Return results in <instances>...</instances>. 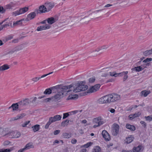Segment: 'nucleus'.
I'll return each mask as SVG.
<instances>
[{
	"label": "nucleus",
	"instance_id": "obj_1",
	"mask_svg": "<svg viewBox=\"0 0 152 152\" xmlns=\"http://www.w3.org/2000/svg\"><path fill=\"white\" fill-rule=\"evenodd\" d=\"M27 45V43H25L13 48L11 50L4 54L3 55V58L8 59L11 58L12 57V55L14 53L19 54L20 53L21 50H25L26 48Z\"/></svg>",
	"mask_w": 152,
	"mask_h": 152
},
{
	"label": "nucleus",
	"instance_id": "obj_2",
	"mask_svg": "<svg viewBox=\"0 0 152 152\" xmlns=\"http://www.w3.org/2000/svg\"><path fill=\"white\" fill-rule=\"evenodd\" d=\"M84 82L80 81L78 83H73L69 86H71V87H67L68 90H71V88L73 87V92L76 93L81 91H84L87 89L88 86L85 84Z\"/></svg>",
	"mask_w": 152,
	"mask_h": 152
},
{
	"label": "nucleus",
	"instance_id": "obj_3",
	"mask_svg": "<svg viewBox=\"0 0 152 152\" xmlns=\"http://www.w3.org/2000/svg\"><path fill=\"white\" fill-rule=\"evenodd\" d=\"M111 68H106L102 69L101 71V76L103 77H108L110 76L117 77V74L115 72L113 71Z\"/></svg>",
	"mask_w": 152,
	"mask_h": 152
},
{
	"label": "nucleus",
	"instance_id": "obj_4",
	"mask_svg": "<svg viewBox=\"0 0 152 152\" xmlns=\"http://www.w3.org/2000/svg\"><path fill=\"white\" fill-rule=\"evenodd\" d=\"M71 86H64L63 84L56 85L50 87L52 93H58L59 91L62 90V91H67L68 90L67 87H71Z\"/></svg>",
	"mask_w": 152,
	"mask_h": 152
},
{
	"label": "nucleus",
	"instance_id": "obj_5",
	"mask_svg": "<svg viewBox=\"0 0 152 152\" xmlns=\"http://www.w3.org/2000/svg\"><path fill=\"white\" fill-rule=\"evenodd\" d=\"M108 103L116 102L120 99L121 96L116 93H112L107 95Z\"/></svg>",
	"mask_w": 152,
	"mask_h": 152
},
{
	"label": "nucleus",
	"instance_id": "obj_6",
	"mask_svg": "<svg viewBox=\"0 0 152 152\" xmlns=\"http://www.w3.org/2000/svg\"><path fill=\"white\" fill-rule=\"evenodd\" d=\"M71 90H67V91H62V90L59 91L54 96H52L53 98V101L54 102H56L60 100L62 97H63L64 93L66 91L67 92H69L71 91Z\"/></svg>",
	"mask_w": 152,
	"mask_h": 152
},
{
	"label": "nucleus",
	"instance_id": "obj_7",
	"mask_svg": "<svg viewBox=\"0 0 152 152\" xmlns=\"http://www.w3.org/2000/svg\"><path fill=\"white\" fill-rule=\"evenodd\" d=\"M102 118L101 116L94 118L93 120V122L94 123L97 124V125H94L93 126V128H95L96 127L102 125L104 123V122L102 121Z\"/></svg>",
	"mask_w": 152,
	"mask_h": 152
},
{
	"label": "nucleus",
	"instance_id": "obj_8",
	"mask_svg": "<svg viewBox=\"0 0 152 152\" xmlns=\"http://www.w3.org/2000/svg\"><path fill=\"white\" fill-rule=\"evenodd\" d=\"M10 138H17L20 136V133L17 131L10 132L6 134Z\"/></svg>",
	"mask_w": 152,
	"mask_h": 152
},
{
	"label": "nucleus",
	"instance_id": "obj_9",
	"mask_svg": "<svg viewBox=\"0 0 152 152\" xmlns=\"http://www.w3.org/2000/svg\"><path fill=\"white\" fill-rule=\"evenodd\" d=\"M100 85L99 84L95 85L94 86H91L88 90L87 93H92L97 91L99 89Z\"/></svg>",
	"mask_w": 152,
	"mask_h": 152
},
{
	"label": "nucleus",
	"instance_id": "obj_10",
	"mask_svg": "<svg viewBox=\"0 0 152 152\" xmlns=\"http://www.w3.org/2000/svg\"><path fill=\"white\" fill-rule=\"evenodd\" d=\"M94 16V14H91L87 16H86L82 18L80 21L81 23H87L91 19L93 18Z\"/></svg>",
	"mask_w": 152,
	"mask_h": 152
},
{
	"label": "nucleus",
	"instance_id": "obj_11",
	"mask_svg": "<svg viewBox=\"0 0 152 152\" xmlns=\"http://www.w3.org/2000/svg\"><path fill=\"white\" fill-rule=\"evenodd\" d=\"M19 104L20 108H22L25 106L30 104L29 99H26L19 101Z\"/></svg>",
	"mask_w": 152,
	"mask_h": 152
},
{
	"label": "nucleus",
	"instance_id": "obj_12",
	"mask_svg": "<svg viewBox=\"0 0 152 152\" xmlns=\"http://www.w3.org/2000/svg\"><path fill=\"white\" fill-rule=\"evenodd\" d=\"M45 9L46 10L47 12H49L54 7V4L52 2H47L45 4Z\"/></svg>",
	"mask_w": 152,
	"mask_h": 152
},
{
	"label": "nucleus",
	"instance_id": "obj_13",
	"mask_svg": "<svg viewBox=\"0 0 152 152\" xmlns=\"http://www.w3.org/2000/svg\"><path fill=\"white\" fill-rule=\"evenodd\" d=\"M107 95H106L99 98L98 101V102L100 104L108 103V102Z\"/></svg>",
	"mask_w": 152,
	"mask_h": 152
},
{
	"label": "nucleus",
	"instance_id": "obj_14",
	"mask_svg": "<svg viewBox=\"0 0 152 152\" xmlns=\"http://www.w3.org/2000/svg\"><path fill=\"white\" fill-rule=\"evenodd\" d=\"M145 68H146V66H144V65H142L141 66L132 68L131 70L132 72L134 71H135L136 72H139L144 69Z\"/></svg>",
	"mask_w": 152,
	"mask_h": 152
},
{
	"label": "nucleus",
	"instance_id": "obj_15",
	"mask_svg": "<svg viewBox=\"0 0 152 152\" xmlns=\"http://www.w3.org/2000/svg\"><path fill=\"white\" fill-rule=\"evenodd\" d=\"M102 134L103 137L105 140L109 141L110 139V136L106 131H103Z\"/></svg>",
	"mask_w": 152,
	"mask_h": 152
},
{
	"label": "nucleus",
	"instance_id": "obj_16",
	"mask_svg": "<svg viewBox=\"0 0 152 152\" xmlns=\"http://www.w3.org/2000/svg\"><path fill=\"white\" fill-rule=\"evenodd\" d=\"M31 12L27 15V18H26V20L28 21L34 18L35 17L36 15L35 12Z\"/></svg>",
	"mask_w": 152,
	"mask_h": 152
},
{
	"label": "nucleus",
	"instance_id": "obj_17",
	"mask_svg": "<svg viewBox=\"0 0 152 152\" xmlns=\"http://www.w3.org/2000/svg\"><path fill=\"white\" fill-rule=\"evenodd\" d=\"M45 5H42L40 6L39 7V10H37L36 11L37 13V14L39 13H40L39 12H40L41 13L46 12V10L45 9Z\"/></svg>",
	"mask_w": 152,
	"mask_h": 152
},
{
	"label": "nucleus",
	"instance_id": "obj_18",
	"mask_svg": "<svg viewBox=\"0 0 152 152\" xmlns=\"http://www.w3.org/2000/svg\"><path fill=\"white\" fill-rule=\"evenodd\" d=\"M128 73V72L127 71L123 72L121 73H117V74H118L117 75V77L119 75H120L121 76L124 75L123 78V81H125L128 78V76L127 75Z\"/></svg>",
	"mask_w": 152,
	"mask_h": 152
},
{
	"label": "nucleus",
	"instance_id": "obj_19",
	"mask_svg": "<svg viewBox=\"0 0 152 152\" xmlns=\"http://www.w3.org/2000/svg\"><path fill=\"white\" fill-rule=\"evenodd\" d=\"M50 26L49 25L46 26H41L38 27L37 30L38 31H40L43 30H46L50 28Z\"/></svg>",
	"mask_w": 152,
	"mask_h": 152
},
{
	"label": "nucleus",
	"instance_id": "obj_20",
	"mask_svg": "<svg viewBox=\"0 0 152 152\" xmlns=\"http://www.w3.org/2000/svg\"><path fill=\"white\" fill-rule=\"evenodd\" d=\"M52 120V121L54 122L60 120L61 118L60 115H57L54 116L53 117H50V118Z\"/></svg>",
	"mask_w": 152,
	"mask_h": 152
},
{
	"label": "nucleus",
	"instance_id": "obj_21",
	"mask_svg": "<svg viewBox=\"0 0 152 152\" xmlns=\"http://www.w3.org/2000/svg\"><path fill=\"white\" fill-rule=\"evenodd\" d=\"M119 127L118 124H115L113 129L114 135H116L119 132Z\"/></svg>",
	"mask_w": 152,
	"mask_h": 152
},
{
	"label": "nucleus",
	"instance_id": "obj_22",
	"mask_svg": "<svg viewBox=\"0 0 152 152\" xmlns=\"http://www.w3.org/2000/svg\"><path fill=\"white\" fill-rule=\"evenodd\" d=\"M109 47L108 45H104L101 47L98 48L99 53H101L103 51L106 50L107 48H109Z\"/></svg>",
	"mask_w": 152,
	"mask_h": 152
},
{
	"label": "nucleus",
	"instance_id": "obj_23",
	"mask_svg": "<svg viewBox=\"0 0 152 152\" xmlns=\"http://www.w3.org/2000/svg\"><path fill=\"white\" fill-rule=\"evenodd\" d=\"M143 149L141 146H138L136 147H134L133 148V151L134 152H139L142 151Z\"/></svg>",
	"mask_w": 152,
	"mask_h": 152
},
{
	"label": "nucleus",
	"instance_id": "obj_24",
	"mask_svg": "<svg viewBox=\"0 0 152 152\" xmlns=\"http://www.w3.org/2000/svg\"><path fill=\"white\" fill-rule=\"evenodd\" d=\"M12 109L13 111L16 110L19 108H20V105L19 102L18 103H14L12 104Z\"/></svg>",
	"mask_w": 152,
	"mask_h": 152
},
{
	"label": "nucleus",
	"instance_id": "obj_25",
	"mask_svg": "<svg viewBox=\"0 0 152 152\" xmlns=\"http://www.w3.org/2000/svg\"><path fill=\"white\" fill-rule=\"evenodd\" d=\"M91 55L94 56H96L98 54H100L99 53L98 48L95 50L91 51Z\"/></svg>",
	"mask_w": 152,
	"mask_h": 152
},
{
	"label": "nucleus",
	"instance_id": "obj_26",
	"mask_svg": "<svg viewBox=\"0 0 152 152\" xmlns=\"http://www.w3.org/2000/svg\"><path fill=\"white\" fill-rule=\"evenodd\" d=\"M126 126L127 129H129L131 131H134L136 129L134 126L132 125L128 124H126Z\"/></svg>",
	"mask_w": 152,
	"mask_h": 152
},
{
	"label": "nucleus",
	"instance_id": "obj_27",
	"mask_svg": "<svg viewBox=\"0 0 152 152\" xmlns=\"http://www.w3.org/2000/svg\"><path fill=\"white\" fill-rule=\"evenodd\" d=\"M55 20L53 17L48 18L47 19V21L48 23L52 24L56 21Z\"/></svg>",
	"mask_w": 152,
	"mask_h": 152
},
{
	"label": "nucleus",
	"instance_id": "obj_28",
	"mask_svg": "<svg viewBox=\"0 0 152 152\" xmlns=\"http://www.w3.org/2000/svg\"><path fill=\"white\" fill-rule=\"evenodd\" d=\"M10 67L7 64H5L0 66L1 71H4L9 69Z\"/></svg>",
	"mask_w": 152,
	"mask_h": 152
},
{
	"label": "nucleus",
	"instance_id": "obj_29",
	"mask_svg": "<svg viewBox=\"0 0 152 152\" xmlns=\"http://www.w3.org/2000/svg\"><path fill=\"white\" fill-rule=\"evenodd\" d=\"M32 130L34 132L38 131L40 129V125L39 124H36L32 127Z\"/></svg>",
	"mask_w": 152,
	"mask_h": 152
},
{
	"label": "nucleus",
	"instance_id": "obj_30",
	"mask_svg": "<svg viewBox=\"0 0 152 152\" xmlns=\"http://www.w3.org/2000/svg\"><path fill=\"white\" fill-rule=\"evenodd\" d=\"M28 7H25L23 8H21L19 10V12H20V14H22L28 11Z\"/></svg>",
	"mask_w": 152,
	"mask_h": 152
},
{
	"label": "nucleus",
	"instance_id": "obj_31",
	"mask_svg": "<svg viewBox=\"0 0 152 152\" xmlns=\"http://www.w3.org/2000/svg\"><path fill=\"white\" fill-rule=\"evenodd\" d=\"M8 20H7V23L8 24V26H10L11 27H13V26L12 25V23L13 22V19L12 18H7Z\"/></svg>",
	"mask_w": 152,
	"mask_h": 152
},
{
	"label": "nucleus",
	"instance_id": "obj_32",
	"mask_svg": "<svg viewBox=\"0 0 152 152\" xmlns=\"http://www.w3.org/2000/svg\"><path fill=\"white\" fill-rule=\"evenodd\" d=\"M33 148L34 146L33 145L32 143H28L25 145L24 148L25 150H26Z\"/></svg>",
	"mask_w": 152,
	"mask_h": 152
},
{
	"label": "nucleus",
	"instance_id": "obj_33",
	"mask_svg": "<svg viewBox=\"0 0 152 152\" xmlns=\"http://www.w3.org/2000/svg\"><path fill=\"white\" fill-rule=\"evenodd\" d=\"M37 99V98L36 97H33L29 98V100L30 104L31 103L33 104H36Z\"/></svg>",
	"mask_w": 152,
	"mask_h": 152
},
{
	"label": "nucleus",
	"instance_id": "obj_34",
	"mask_svg": "<svg viewBox=\"0 0 152 152\" xmlns=\"http://www.w3.org/2000/svg\"><path fill=\"white\" fill-rule=\"evenodd\" d=\"M78 95L77 94H72L69 95L67 98V99H73L78 98Z\"/></svg>",
	"mask_w": 152,
	"mask_h": 152
},
{
	"label": "nucleus",
	"instance_id": "obj_35",
	"mask_svg": "<svg viewBox=\"0 0 152 152\" xmlns=\"http://www.w3.org/2000/svg\"><path fill=\"white\" fill-rule=\"evenodd\" d=\"M152 60V59L151 58H148L142 61V63H145L143 64V65H144V66H146L148 64V62L151 61Z\"/></svg>",
	"mask_w": 152,
	"mask_h": 152
},
{
	"label": "nucleus",
	"instance_id": "obj_36",
	"mask_svg": "<svg viewBox=\"0 0 152 152\" xmlns=\"http://www.w3.org/2000/svg\"><path fill=\"white\" fill-rule=\"evenodd\" d=\"M150 92L149 91H146V90L142 91L141 92V95L146 97L150 93Z\"/></svg>",
	"mask_w": 152,
	"mask_h": 152
},
{
	"label": "nucleus",
	"instance_id": "obj_37",
	"mask_svg": "<svg viewBox=\"0 0 152 152\" xmlns=\"http://www.w3.org/2000/svg\"><path fill=\"white\" fill-rule=\"evenodd\" d=\"M134 139L133 137L132 136H131L130 137H129L126 139V143L127 144H129L132 142Z\"/></svg>",
	"mask_w": 152,
	"mask_h": 152
},
{
	"label": "nucleus",
	"instance_id": "obj_38",
	"mask_svg": "<svg viewBox=\"0 0 152 152\" xmlns=\"http://www.w3.org/2000/svg\"><path fill=\"white\" fill-rule=\"evenodd\" d=\"M15 4L11 3L10 4L6 5L5 8L6 9H12V7H15Z\"/></svg>",
	"mask_w": 152,
	"mask_h": 152
},
{
	"label": "nucleus",
	"instance_id": "obj_39",
	"mask_svg": "<svg viewBox=\"0 0 152 152\" xmlns=\"http://www.w3.org/2000/svg\"><path fill=\"white\" fill-rule=\"evenodd\" d=\"M92 152H101V149L99 146H97L93 149Z\"/></svg>",
	"mask_w": 152,
	"mask_h": 152
},
{
	"label": "nucleus",
	"instance_id": "obj_40",
	"mask_svg": "<svg viewBox=\"0 0 152 152\" xmlns=\"http://www.w3.org/2000/svg\"><path fill=\"white\" fill-rule=\"evenodd\" d=\"M24 19H21L15 22H13V26H16L18 25H19L21 24L22 23V21L24 20Z\"/></svg>",
	"mask_w": 152,
	"mask_h": 152
},
{
	"label": "nucleus",
	"instance_id": "obj_41",
	"mask_svg": "<svg viewBox=\"0 0 152 152\" xmlns=\"http://www.w3.org/2000/svg\"><path fill=\"white\" fill-rule=\"evenodd\" d=\"M50 88L46 89L44 92L45 94H51L52 92Z\"/></svg>",
	"mask_w": 152,
	"mask_h": 152
},
{
	"label": "nucleus",
	"instance_id": "obj_42",
	"mask_svg": "<svg viewBox=\"0 0 152 152\" xmlns=\"http://www.w3.org/2000/svg\"><path fill=\"white\" fill-rule=\"evenodd\" d=\"M63 136L64 138H69L71 136L70 133H63Z\"/></svg>",
	"mask_w": 152,
	"mask_h": 152
},
{
	"label": "nucleus",
	"instance_id": "obj_43",
	"mask_svg": "<svg viewBox=\"0 0 152 152\" xmlns=\"http://www.w3.org/2000/svg\"><path fill=\"white\" fill-rule=\"evenodd\" d=\"M152 53V49L146 50L143 53L144 55L145 56H147L151 54Z\"/></svg>",
	"mask_w": 152,
	"mask_h": 152
},
{
	"label": "nucleus",
	"instance_id": "obj_44",
	"mask_svg": "<svg viewBox=\"0 0 152 152\" xmlns=\"http://www.w3.org/2000/svg\"><path fill=\"white\" fill-rule=\"evenodd\" d=\"M52 123H53V122L52 121V120L50 118H49L48 122L45 126V128L46 129H48V128L49 126Z\"/></svg>",
	"mask_w": 152,
	"mask_h": 152
},
{
	"label": "nucleus",
	"instance_id": "obj_45",
	"mask_svg": "<svg viewBox=\"0 0 152 152\" xmlns=\"http://www.w3.org/2000/svg\"><path fill=\"white\" fill-rule=\"evenodd\" d=\"M69 122V120H66L61 123V125L63 126H65L66 125H68Z\"/></svg>",
	"mask_w": 152,
	"mask_h": 152
},
{
	"label": "nucleus",
	"instance_id": "obj_46",
	"mask_svg": "<svg viewBox=\"0 0 152 152\" xmlns=\"http://www.w3.org/2000/svg\"><path fill=\"white\" fill-rule=\"evenodd\" d=\"M95 80V77H92L90 78L88 80L89 83H94Z\"/></svg>",
	"mask_w": 152,
	"mask_h": 152
},
{
	"label": "nucleus",
	"instance_id": "obj_47",
	"mask_svg": "<svg viewBox=\"0 0 152 152\" xmlns=\"http://www.w3.org/2000/svg\"><path fill=\"white\" fill-rule=\"evenodd\" d=\"M26 115V114L25 113H23L19 114L17 116H18V119H20L22 118Z\"/></svg>",
	"mask_w": 152,
	"mask_h": 152
},
{
	"label": "nucleus",
	"instance_id": "obj_48",
	"mask_svg": "<svg viewBox=\"0 0 152 152\" xmlns=\"http://www.w3.org/2000/svg\"><path fill=\"white\" fill-rule=\"evenodd\" d=\"M53 100V98L52 97L51 98H49L45 99L44 101L45 102H50L51 101L54 102Z\"/></svg>",
	"mask_w": 152,
	"mask_h": 152
},
{
	"label": "nucleus",
	"instance_id": "obj_49",
	"mask_svg": "<svg viewBox=\"0 0 152 152\" xmlns=\"http://www.w3.org/2000/svg\"><path fill=\"white\" fill-rule=\"evenodd\" d=\"M92 144V143L91 142H89L87 144L83 145L82 147L87 148L89 146H91Z\"/></svg>",
	"mask_w": 152,
	"mask_h": 152
},
{
	"label": "nucleus",
	"instance_id": "obj_50",
	"mask_svg": "<svg viewBox=\"0 0 152 152\" xmlns=\"http://www.w3.org/2000/svg\"><path fill=\"white\" fill-rule=\"evenodd\" d=\"M10 151L11 150L9 149H2L0 150V152H10Z\"/></svg>",
	"mask_w": 152,
	"mask_h": 152
},
{
	"label": "nucleus",
	"instance_id": "obj_51",
	"mask_svg": "<svg viewBox=\"0 0 152 152\" xmlns=\"http://www.w3.org/2000/svg\"><path fill=\"white\" fill-rule=\"evenodd\" d=\"M40 79L39 77H35L32 78V80L34 82H37Z\"/></svg>",
	"mask_w": 152,
	"mask_h": 152
},
{
	"label": "nucleus",
	"instance_id": "obj_52",
	"mask_svg": "<svg viewBox=\"0 0 152 152\" xmlns=\"http://www.w3.org/2000/svg\"><path fill=\"white\" fill-rule=\"evenodd\" d=\"M141 114V113L140 112H138L137 113H135V114H133L134 116V118L138 117L140 116V115Z\"/></svg>",
	"mask_w": 152,
	"mask_h": 152
},
{
	"label": "nucleus",
	"instance_id": "obj_53",
	"mask_svg": "<svg viewBox=\"0 0 152 152\" xmlns=\"http://www.w3.org/2000/svg\"><path fill=\"white\" fill-rule=\"evenodd\" d=\"M69 116V114L68 113H66L63 114V119H65L68 116Z\"/></svg>",
	"mask_w": 152,
	"mask_h": 152
},
{
	"label": "nucleus",
	"instance_id": "obj_54",
	"mask_svg": "<svg viewBox=\"0 0 152 152\" xmlns=\"http://www.w3.org/2000/svg\"><path fill=\"white\" fill-rule=\"evenodd\" d=\"M145 118L147 121H150L152 120V116H148L147 117H146Z\"/></svg>",
	"mask_w": 152,
	"mask_h": 152
},
{
	"label": "nucleus",
	"instance_id": "obj_55",
	"mask_svg": "<svg viewBox=\"0 0 152 152\" xmlns=\"http://www.w3.org/2000/svg\"><path fill=\"white\" fill-rule=\"evenodd\" d=\"M12 14L13 15H14L15 16L18 15H20V12H19V10L18 11V10L13 12L12 13Z\"/></svg>",
	"mask_w": 152,
	"mask_h": 152
},
{
	"label": "nucleus",
	"instance_id": "obj_56",
	"mask_svg": "<svg viewBox=\"0 0 152 152\" xmlns=\"http://www.w3.org/2000/svg\"><path fill=\"white\" fill-rule=\"evenodd\" d=\"M30 121H28L25 122V123L24 124H22V126L23 127H26L27 125H28L30 123Z\"/></svg>",
	"mask_w": 152,
	"mask_h": 152
},
{
	"label": "nucleus",
	"instance_id": "obj_57",
	"mask_svg": "<svg viewBox=\"0 0 152 152\" xmlns=\"http://www.w3.org/2000/svg\"><path fill=\"white\" fill-rule=\"evenodd\" d=\"M60 132V131L59 130H56L54 132L53 134L54 135H56L58 134Z\"/></svg>",
	"mask_w": 152,
	"mask_h": 152
},
{
	"label": "nucleus",
	"instance_id": "obj_58",
	"mask_svg": "<svg viewBox=\"0 0 152 152\" xmlns=\"http://www.w3.org/2000/svg\"><path fill=\"white\" fill-rule=\"evenodd\" d=\"M140 124L142 125V126L144 127H145L146 126V124L143 121H141L140 122Z\"/></svg>",
	"mask_w": 152,
	"mask_h": 152
},
{
	"label": "nucleus",
	"instance_id": "obj_59",
	"mask_svg": "<svg viewBox=\"0 0 152 152\" xmlns=\"http://www.w3.org/2000/svg\"><path fill=\"white\" fill-rule=\"evenodd\" d=\"M77 140L75 139H73L71 140V143L72 144H75L77 142Z\"/></svg>",
	"mask_w": 152,
	"mask_h": 152
},
{
	"label": "nucleus",
	"instance_id": "obj_60",
	"mask_svg": "<svg viewBox=\"0 0 152 152\" xmlns=\"http://www.w3.org/2000/svg\"><path fill=\"white\" fill-rule=\"evenodd\" d=\"M18 119V116H17L16 117L11 118L10 120V121H14L17 120Z\"/></svg>",
	"mask_w": 152,
	"mask_h": 152
},
{
	"label": "nucleus",
	"instance_id": "obj_61",
	"mask_svg": "<svg viewBox=\"0 0 152 152\" xmlns=\"http://www.w3.org/2000/svg\"><path fill=\"white\" fill-rule=\"evenodd\" d=\"M5 11V10H4L2 7H0V12L3 13Z\"/></svg>",
	"mask_w": 152,
	"mask_h": 152
},
{
	"label": "nucleus",
	"instance_id": "obj_62",
	"mask_svg": "<svg viewBox=\"0 0 152 152\" xmlns=\"http://www.w3.org/2000/svg\"><path fill=\"white\" fill-rule=\"evenodd\" d=\"M129 118L131 120H132L134 118V116L133 115H130L129 116Z\"/></svg>",
	"mask_w": 152,
	"mask_h": 152
},
{
	"label": "nucleus",
	"instance_id": "obj_63",
	"mask_svg": "<svg viewBox=\"0 0 152 152\" xmlns=\"http://www.w3.org/2000/svg\"><path fill=\"white\" fill-rule=\"evenodd\" d=\"M25 150H25V149H24V148H23L22 149L19 150L18 152H23Z\"/></svg>",
	"mask_w": 152,
	"mask_h": 152
},
{
	"label": "nucleus",
	"instance_id": "obj_64",
	"mask_svg": "<svg viewBox=\"0 0 152 152\" xmlns=\"http://www.w3.org/2000/svg\"><path fill=\"white\" fill-rule=\"evenodd\" d=\"M110 111L112 113H113L115 112V110L113 109H111Z\"/></svg>",
	"mask_w": 152,
	"mask_h": 152
}]
</instances>
